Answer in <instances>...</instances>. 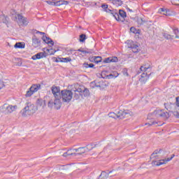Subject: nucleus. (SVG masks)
I'll list each match as a JSON object with an SVG mask.
<instances>
[{
  "instance_id": "nucleus-1",
  "label": "nucleus",
  "mask_w": 179,
  "mask_h": 179,
  "mask_svg": "<svg viewBox=\"0 0 179 179\" xmlns=\"http://www.w3.org/2000/svg\"><path fill=\"white\" fill-rule=\"evenodd\" d=\"M170 118V113L164 110L157 109L154 112L148 114L147 120L148 123L145 125H157L158 127H162L164 123H162L156 120H169Z\"/></svg>"
},
{
  "instance_id": "nucleus-2",
  "label": "nucleus",
  "mask_w": 179,
  "mask_h": 179,
  "mask_svg": "<svg viewBox=\"0 0 179 179\" xmlns=\"http://www.w3.org/2000/svg\"><path fill=\"white\" fill-rule=\"evenodd\" d=\"M54 97L62 99L63 103H71L73 97V92L71 90H52Z\"/></svg>"
},
{
  "instance_id": "nucleus-3",
  "label": "nucleus",
  "mask_w": 179,
  "mask_h": 179,
  "mask_svg": "<svg viewBox=\"0 0 179 179\" xmlns=\"http://www.w3.org/2000/svg\"><path fill=\"white\" fill-rule=\"evenodd\" d=\"M162 156V152L160 151H155L150 157V159H152V166H162L163 164H167V162H170V160H173L174 157V155L171 156L170 158L164 159H159Z\"/></svg>"
},
{
  "instance_id": "nucleus-4",
  "label": "nucleus",
  "mask_w": 179,
  "mask_h": 179,
  "mask_svg": "<svg viewBox=\"0 0 179 179\" xmlns=\"http://www.w3.org/2000/svg\"><path fill=\"white\" fill-rule=\"evenodd\" d=\"M37 112V106L32 103L28 102L25 107L21 110L20 114L22 117H29L34 115Z\"/></svg>"
},
{
  "instance_id": "nucleus-5",
  "label": "nucleus",
  "mask_w": 179,
  "mask_h": 179,
  "mask_svg": "<svg viewBox=\"0 0 179 179\" xmlns=\"http://www.w3.org/2000/svg\"><path fill=\"white\" fill-rule=\"evenodd\" d=\"M17 110V106L8 105L5 103L4 105L0 106V115L1 117H5V115H9L12 113Z\"/></svg>"
},
{
  "instance_id": "nucleus-6",
  "label": "nucleus",
  "mask_w": 179,
  "mask_h": 179,
  "mask_svg": "<svg viewBox=\"0 0 179 179\" xmlns=\"http://www.w3.org/2000/svg\"><path fill=\"white\" fill-rule=\"evenodd\" d=\"M62 106V102L61 99L58 97H55L54 99H50L48 102V108L50 110H59Z\"/></svg>"
},
{
  "instance_id": "nucleus-7",
  "label": "nucleus",
  "mask_w": 179,
  "mask_h": 179,
  "mask_svg": "<svg viewBox=\"0 0 179 179\" xmlns=\"http://www.w3.org/2000/svg\"><path fill=\"white\" fill-rule=\"evenodd\" d=\"M141 71L142 72H144L141 74V78L139 79V81L141 82V83H145L148 79H149V76H148V72L147 71H149L150 69V62H147L140 68Z\"/></svg>"
},
{
  "instance_id": "nucleus-8",
  "label": "nucleus",
  "mask_w": 179,
  "mask_h": 179,
  "mask_svg": "<svg viewBox=\"0 0 179 179\" xmlns=\"http://www.w3.org/2000/svg\"><path fill=\"white\" fill-rule=\"evenodd\" d=\"M86 152V149L85 148H80L78 149H70L67 150V152L63 154L64 157L68 156H73V155H83V153Z\"/></svg>"
},
{
  "instance_id": "nucleus-9",
  "label": "nucleus",
  "mask_w": 179,
  "mask_h": 179,
  "mask_svg": "<svg viewBox=\"0 0 179 179\" xmlns=\"http://www.w3.org/2000/svg\"><path fill=\"white\" fill-rule=\"evenodd\" d=\"M14 17V20L17 23L18 26H27L29 24L27 17H24L21 14H15Z\"/></svg>"
},
{
  "instance_id": "nucleus-10",
  "label": "nucleus",
  "mask_w": 179,
  "mask_h": 179,
  "mask_svg": "<svg viewBox=\"0 0 179 179\" xmlns=\"http://www.w3.org/2000/svg\"><path fill=\"white\" fill-rule=\"evenodd\" d=\"M164 106L168 111H171L175 117L179 118V110L177 109L176 104L171 103V102H167L164 104Z\"/></svg>"
},
{
  "instance_id": "nucleus-11",
  "label": "nucleus",
  "mask_w": 179,
  "mask_h": 179,
  "mask_svg": "<svg viewBox=\"0 0 179 179\" xmlns=\"http://www.w3.org/2000/svg\"><path fill=\"white\" fill-rule=\"evenodd\" d=\"M134 115H135L134 112L127 110H120L117 113V118H119V120H124V118H128V117H134Z\"/></svg>"
},
{
  "instance_id": "nucleus-12",
  "label": "nucleus",
  "mask_w": 179,
  "mask_h": 179,
  "mask_svg": "<svg viewBox=\"0 0 179 179\" xmlns=\"http://www.w3.org/2000/svg\"><path fill=\"white\" fill-rule=\"evenodd\" d=\"M112 16H113V17H115V19L117 21V22H124V18L127 17V13H125V11L122 10H119V14L113 12L111 13Z\"/></svg>"
},
{
  "instance_id": "nucleus-13",
  "label": "nucleus",
  "mask_w": 179,
  "mask_h": 179,
  "mask_svg": "<svg viewBox=\"0 0 179 179\" xmlns=\"http://www.w3.org/2000/svg\"><path fill=\"white\" fill-rule=\"evenodd\" d=\"M46 106L47 104L45 103V101L41 99H38L36 100V107L37 108V110H38L39 113H45Z\"/></svg>"
},
{
  "instance_id": "nucleus-14",
  "label": "nucleus",
  "mask_w": 179,
  "mask_h": 179,
  "mask_svg": "<svg viewBox=\"0 0 179 179\" xmlns=\"http://www.w3.org/2000/svg\"><path fill=\"white\" fill-rule=\"evenodd\" d=\"M45 57H47L45 52H39L32 56L31 59L36 61V59H41V58H45Z\"/></svg>"
},
{
  "instance_id": "nucleus-15",
  "label": "nucleus",
  "mask_w": 179,
  "mask_h": 179,
  "mask_svg": "<svg viewBox=\"0 0 179 179\" xmlns=\"http://www.w3.org/2000/svg\"><path fill=\"white\" fill-rule=\"evenodd\" d=\"M76 92H77L82 97H89V96H90L89 90H77Z\"/></svg>"
},
{
  "instance_id": "nucleus-16",
  "label": "nucleus",
  "mask_w": 179,
  "mask_h": 179,
  "mask_svg": "<svg viewBox=\"0 0 179 179\" xmlns=\"http://www.w3.org/2000/svg\"><path fill=\"white\" fill-rule=\"evenodd\" d=\"M118 58L117 57H108L103 60L104 64H108L110 62H117Z\"/></svg>"
},
{
  "instance_id": "nucleus-17",
  "label": "nucleus",
  "mask_w": 179,
  "mask_h": 179,
  "mask_svg": "<svg viewBox=\"0 0 179 179\" xmlns=\"http://www.w3.org/2000/svg\"><path fill=\"white\" fill-rule=\"evenodd\" d=\"M90 61L91 62H95V64H99V62H101V57L100 56H94L92 57H90Z\"/></svg>"
},
{
  "instance_id": "nucleus-18",
  "label": "nucleus",
  "mask_w": 179,
  "mask_h": 179,
  "mask_svg": "<svg viewBox=\"0 0 179 179\" xmlns=\"http://www.w3.org/2000/svg\"><path fill=\"white\" fill-rule=\"evenodd\" d=\"M40 39L37 38L36 37L32 38V45H34L35 48H37V47H40Z\"/></svg>"
},
{
  "instance_id": "nucleus-19",
  "label": "nucleus",
  "mask_w": 179,
  "mask_h": 179,
  "mask_svg": "<svg viewBox=\"0 0 179 179\" xmlns=\"http://www.w3.org/2000/svg\"><path fill=\"white\" fill-rule=\"evenodd\" d=\"M41 85L40 84H34L29 88V90H40Z\"/></svg>"
},
{
  "instance_id": "nucleus-20",
  "label": "nucleus",
  "mask_w": 179,
  "mask_h": 179,
  "mask_svg": "<svg viewBox=\"0 0 179 179\" xmlns=\"http://www.w3.org/2000/svg\"><path fill=\"white\" fill-rule=\"evenodd\" d=\"M43 40L44 42L46 43V44H50V45H54V41H52V39L45 36V37H43Z\"/></svg>"
},
{
  "instance_id": "nucleus-21",
  "label": "nucleus",
  "mask_w": 179,
  "mask_h": 179,
  "mask_svg": "<svg viewBox=\"0 0 179 179\" xmlns=\"http://www.w3.org/2000/svg\"><path fill=\"white\" fill-rule=\"evenodd\" d=\"M131 51L134 53L139 52V46L136 43H134L133 47H131Z\"/></svg>"
},
{
  "instance_id": "nucleus-22",
  "label": "nucleus",
  "mask_w": 179,
  "mask_h": 179,
  "mask_svg": "<svg viewBox=\"0 0 179 179\" xmlns=\"http://www.w3.org/2000/svg\"><path fill=\"white\" fill-rule=\"evenodd\" d=\"M126 44L128 48H132L135 45V43H134V41H132L131 40H128L126 41Z\"/></svg>"
},
{
  "instance_id": "nucleus-23",
  "label": "nucleus",
  "mask_w": 179,
  "mask_h": 179,
  "mask_svg": "<svg viewBox=\"0 0 179 179\" xmlns=\"http://www.w3.org/2000/svg\"><path fill=\"white\" fill-rule=\"evenodd\" d=\"M108 178V173L106 171L101 172V175L99 176V179H107Z\"/></svg>"
},
{
  "instance_id": "nucleus-24",
  "label": "nucleus",
  "mask_w": 179,
  "mask_h": 179,
  "mask_svg": "<svg viewBox=\"0 0 179 179\" xmlns=\"http://www.w3.org/2000/svg\"><path fill=\"white\" fill-rule=\"evenodd\" d=\"M112 3L115 6H121L122 5V1L121 0H112Z\"/></svg>"
},
{
  "instance_id": "nucleus-25",
  "label": "nucleus",
  "mask_w": 179,
  "mask_h": 179,
  "mask_svg": "<svg viewBox=\"0 0 179 179\" xmlns=\"http://www.w3.org/2000/svg\"><path fill=\"white\" fill-rule=\"evenodd\" d=\"M101 8H102V9H104L105 12H107L108 13H110L111 14L113 13V11H111V10L108 9V5H107V4H103L101 6Z\"/></svg>"
},
{
  "instance_id": "nucleus-26",
  "label": "nucleus",
  "mask_w": 179,
  "mask_h": 179,
  "mask_svg": "<svg viewBox=\"0 0 179 179\" xmlns=\"http://www.w3.org/2000/svg\"><path fill=\"white\" fill-rule=\"evenodd\" d=\"M34 93H36V91H34V90H28V91H27V92L25 94V96L26 97H31V96H33V94H34Z\"/></svg>"
},
{
  "instance_id": "nucleus-27",
  "label": "nucleus",
  "mask_w": 179,
  "mask_h": 179,
  "mask_svg": "<svg viewBox=\"0 0 179 179\" xmlns=\"http://www.w3.org/2000/svg\"><path fill=\"white\" fill-rule=\"evenodd\" d=\"M108 115L110 118H115V120H117V118H118L117 113L116 114L114 112L109 113Z\"/></svg>"
},
{
  "instance_id": "nucleus-28",
  "label": "nucleus",
  "mask_w": 179,
  "mask_h": 179,
  "mask_svg": "<svg viewBox=\"0 0 179 179\" xmlns=\"http://www.w3.org/2000/svg\"><path fill=\"white\" fill-rule=\"evenodd\" d=\"M46 51L48 52L47 53L48 55H54L55 52H57V50H55L52 48L47 49Z\"/></svg>"
},
{
  "instance_id": "nucleus-29",
  "label": "nucleus",
  "mask_w": 179,
  "mask_h": 179,
  "mask_svg": "<svg viewBox=\"0 0 179 179\" xmlns=\"http://www.w3.org/2000/svg\"><path fill=\"white\" fill-rule=\"evenodd\" d=\"M14 47L15 48H24V44L22 43H16Z\"/></svg>"
},
{
  "instance_id": "nucleus-30",
  "label": "nucleus",
  "mask_w": 179,
  "mask_h": 179,
  "mask_svg": "<svg viewBox=\"0 0 179 179\" xmlns=\"http://www.w3.org/2000/svg\"><path fill=\"white\" fill-rule=\"evenodd\" d=\"M71 61H72V59L70 57L60 58L61 62H71Z\"/></svg>"
},
{
  "instance_id": "nucleus-31",
  "label": "nucleus",
  "mask_w": 179,
  "mask_h": 179,
  "mask_svg": "<svg viewBox=\"0 0 179 179\" xmlns=\"http://www.w3.org/2000/svg\"><path fill=\"white\" fill-rule=\"evenodd\" d=\"M85 40H86V34H81L80 35V42L85 43Z\"/></svg>"
},
{
  "instance_id": "nucleus-32",
  "label": "nucleus",
  "mask_w": 179,
  "mask_h": 179,
  "mask_svg": "<svg viewBox=\"0 0 179 179\" xmlns=\"http://www.w3.org/2000/svg\"><path fill=\"white\" fill-rule=\"evenodd\" d=\"M164 37L165 38H166L167 40H173V36H171V35H169V34H165L164 35Z\"/></svg>"
},
{
  "instance_id": "nucleus-33",
  "label": "nucleus",
  "mask_w": 179,
  "mask_h": 179,
  "mask_svg": "<svg viewBox=\"0 0 179 179\" xmlns=\"http://www.w3.org/2000/svg\"><path fill=\"white\" fill-rule=\"evenodd\" d=\"M159 12H162V14L165 15V16H169V12L166 11L164 8H160Z\"/></svg>"
},
{
  "instance_id": "nucleus-34",
  "label": "nucleus",
  "mask_w": 179,
  "mask_h": 179,
  "mask_svg": "<svg viewBox=\"0 0 179 179\" xmlns=\"http://www.w3.org/2000/svg\"><path fill=\"white\" fill-rule=\"evenodd\" d=\"M131 33H134V34H138V31H136V29L134 27H131L130 28Z\"/></svg>"
},
{
  "instance_id": "nucleus-35",
  "label": "nucleus",
  "mask_w": 179,
  "mask_h": 179,
  "mask_svg": "<svg viewBox=\"0 0 179 179\" xmlns=\"http://www.w3.org/2000/svg\"><path fill=\"white\" fill-rule=\"evenodd\" d=\"M83 66H85V68H94V64H84Z\"/></svg>"
},
{
  "instance_id": "nucleus-36",
  "label": "nucleus",
  "mask_w": 179,
  "mask_h": 179,
  "mask_svg": "<svg viewBox=\"0 0 179 179\" xmlns=\"http://www.w3.org/2000/svg\"><path fill=\"white\" fill-rule=\"evenodd\" d=\"M145 21H143V19L142 18H138L137 20V22L138 23V24H143Z\"/></svg>"
},
{
  "instance_id": "nucleus-37",
  "label": "nucleus",
  "mask_w": 179,
  "mask_h": 179,
  "mask_svg": "<svg viewBox=\"0 0 179 179\" xmlns=\"http://www.w3.org/2000/svg\"><path fill=\"white\" fill-rule=\"evenodd\" d=\"M5 87V83H3V81H2L1 80H0V90L1 89H3Z\"/></svg>"
},
{
  "instance_id": "nucleus-38",
  "label": "nucleus",
  "mask_w": 179,
  "mask_h": 179,
  "mask_svg": "<svg viewBox=\"0 0 179 179\" xmlns=\"http://www.w3.org/2000/svg\"><path fill=\"white\" fill-rule=\"evenodd\" d=\"M175 105L176 106L177 110L179 111V96L176 97V104Z\"/></svg>"
},
{
  "instance_id": "nucleus-39",
  "label": "nucleus",
  "mask_w": 179,
  "mask_h": 179,
  "mask_svg": "<svg viewBox=\"0 0 179 179\" xmlns=\"http://www.w3.org/2000/svg\"><path fill=\"white\" fill-rule=\"evenodd\" d=\"M69 3V1H68L61 0L62 5H68Z\"/></svg>"
},
{
  "instance_id": "nucleus-40",
  "label": "nucleus",
  "mask_w": 179,
  "mask_h": 179,
  "mask_svg": "<svg viewBox=\"0 0 179 179\" xmlns=\"http://www.w3.org/2000/svg\"><path fill=\"white\" fill-rule=\"evenodd\" d=\"M61 0L60 1H56V2H55V3H54V6H61Z\"/></svg>"
},
{
  "instance_id": "nucleus-41",
  "label": "nucleus",
  "mask_w": 179,
  "mask_h": 179,
  "mask_svg": "<svg viewBox=\"0 0 179 179\" xmlns=\"http://www.w3.org/2000/svg\"><path fill=\"white\" fill-rule=\"evenodd\" d=\"M173 33L174 34H176V36L178 35L179 34L178 29L177 28L173 29Z\"/></svg>"
},
{
  "instance_id": "nucleus-42",
  "label": "nucleus",
  "mask_w": 179,
  "mask_h": 179,
  "mask_svg": "<svg viewBox=\"0 0 179 179\" xmlns=\"http://www.w3.org/2000/svg\"><path fill=\"white\" fill-rule=\"evenodd\" d=\"M60 90L59 87L52 86L51 88V90Z\"/></svg>"
},
{
  "instance_id": "nucleus-43",
  "label": "nucleus",
  "mask_w": 179,
  "mask_h": 179,
  "mask_svg": "<svg viewBox=\"0 0 179 179\" xmlns=\"http://www.w3.org/2000/svg\"><path fill=\"white\" fill-rule=\"evenodd\" d=\"M46 2H47V3H48V5H51V6H54V3H55L54 1H47Z\"/></svg>"
},
{
  "instance_id": "nucleus-44",
  "label": "nucleus",
  "mask_w": 179,
  "mask_h": 179,
  "mask_svg": "<svg viewBox=\"0 0 179 179\" xmlns=\"http://www.w3.org/2000/svg\"><path fill=\"white\" fill-rule=\"evenodd\" d=\"M113 78H118V73L117 72H113Z\"/></svg>"
},
{
  "instance_id": "nucleus-45",
  "label": "nucleus",
  "mask_w": 179,
  "mask_h": 179,
  "mask_svg": "<svg viewBox=\"0 0 179 179\" xmlns=\"http://www.w3.org/2000/svg\"><path fill=\"white\" fill-rule=\"evenodd\" d=\"M78 51H80V52H83V54L87 53V52H86V51H85V50H80V49H79Z\"/></svg>"
},
{
  "instance_id": "nucleus-46",
  "label": "nucleus",
  "mask_w": 179,
  "mask_h": 179,
  "mask_svg": "<svg viewBox=\"0 0 179 179\" xmlns=\"http://www.w3.org/2000/svg\"><path fill=\"white\" fill-rule=\"evenodd\" d=\"M123 74H124V76H129L128 72L127 71H124Z\"/></svg>"
},
{
  "instance_id": "nucleus-47",
  "label": "nucleus",
  "mask_w": 179,
  "mask_h": 179,
  "mask_svg": "<svg viewBox=\"0 0 179 179\" xmlns=\"http://www.w3.org/2000/svg\"><path fill=\"white\" fill-rule=\"evenodd\" d=\"M17 65V66H22V62H19Z\"/></svg>"
},
{
  "instance_id": "nucleus-48",
  "label": "nucleus",
  "mask_w": 179,
  "mask_h": 179,
  "mask_svg": "<svg viewBox=\"0 0 179 179\" xmlns=\"http://www.w3.org/2000/svg\"><path fill=\"white\" fill-rule=\"evenodd\" d=\"M108 76H109V78H114V75L113 74H110Z\"/></svg>"
},
{
  "instance_id": "nucleus-49",
  "label": "nucleus",
  "mask_w": 179,
  "mask_h": 179,
  "mask_svg": "<svg viewBox=\"0 0 179 179\" xmlns=\"http://www.w3.org/2000/svg\"><path fill=\"white\" fill-rule=\"evenodd\" d=\"M76 90H82V88H76Z\"/></svg>"
},
{
  "instance_id": "nucleus-50",
  "label": "nucleus",
  "mask_w": 179,
  "mask_h": 179,
  "mask_svg": "<svg viewBox=\"0 0 179 179\" xmlns=\"http://www.w3.org/2000/svg\"><path fill=\"white\" fill-rule=\"evenodd\" d=\"M175 38H179V36H178V35H176V36H175Z\"/></svg>"
},
{
  "instance_id": "nucleus-51",
  "label": "nucleus",
  "mask_w": 179,
  "mask_h": 179,
  "mask_svg": "<svg viewBox=\"0 0 179 179\" xmlns=\"http://www.w3.org/2000/svg\"><path fill=\"white\" fill-rule=\"evenodd\" d=\"M38 33H39L40 34H44V33L41 32V31H38Z\"/></svg>"
},
{
  "instance_id": "nucleus-52",
  "label": "nucleus",
  "mask_w": 179,
  "mask_h": 179,
  "mask_svg": "<svg viewBox=\"0 0 179 179\" xmlns=\"http://www.w3.org/2000/svg\"><path fill=\"white\" fill-rule=\"evenodd\" d=\"M130 12H132V10H129Z\"/></svg>"
},
{
  "instance_id": "nucleus-53",
  "label": "nucleus",
  "mask_w": 179,
  "mask_h": 179,
  "mask_svg": "<svg viewBox=\"0 0 179 179\" xmlns=\"http://www.w3.org/2000/svg\"><path fill=\"white\" fill-rule=\"evenodd\" d=\"M110 173H111V171H110V172H109V174H110Z\"/></svg>"
},
{
  "instance_id": "nucleus-54",
  "label": "nucleus",
  "mask_w": 179,
  "mask_h": 179,
  "mask_svg": "<svg viewBox=\"0 0 179 179\" xmlns=\"http://www.w3.org/2000/svg\"><path fill=\"white\" fill-rule=\"evenodd\" d=\"M73 1H78V0H73Z\"/></svg>"
}]
</instances>
